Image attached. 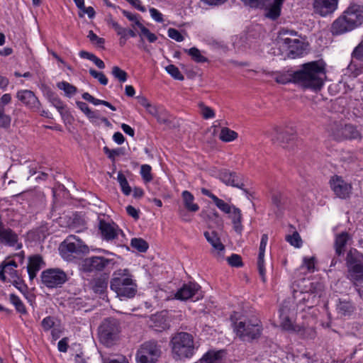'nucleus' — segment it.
<instances>
[{"instance_id": "obj_6", "label": "nucleus", "mask_w": 363, "mask_h": 363, "mask_svg": "<svg viewBox=\"0 0 363 363\" xmlns=\"http://www.w3.org/2000/svg\"><path fill=\"white\" fill-rule=\"evenodd\" d=\"M121 333L119 321L113 318H107L100 324L98 334L100 342L110 347L118 339Z\"/></svg>"}, {"instance_id": "obj_2", "label": "nucleus", "mask_w": 363, "mask_h": 363, "mask_svg": "<svg viewBox=\"0 0 363 363\" xmlns=\"http://www.w3.org/2000/svg\"><path fill=\"white\" fill-rule=\"evenodd\" d=\"M110 287L121 298H133L137 292V285L128 269H120L113 273Z\"/></svg>"}, {"instance_id": "obj_12", "label": "nucleus", "mask_w": 363, "mask_h": 363, "mask_svg": "<svg viewBox=\"0 0 363 363\" xmlns=\"http://www.w3.org/2000/svg\"><path fill=\"white\" fill-rule=\"evenodd\" d=\"M338 2L339 0H313V12L321 17H329L337 9Z\"/></svg>"}, {"instance_id": "obj_16", "label": "nucleus", "mask_w": 363, "mask_h": 363, "mask_svg": "<svg viewBox=\"0 0 363 363\" xmlns=\"http://www.w3.org/2000/svg\"><path fill=\"white\" fill-rule=\"evenodd\" d=\"M294 298L298 306H304L308 308L313 307L319 301V296L311 291H294Z\"/></svg>"}, {"instance_id": "obj_47", "label": "nucleus", "mask_w": 363, "mask_h": 363, "mask_svg": "<svg viewBox=\"0 0 363 363\" xmlns=\"http://www.w3.org/2000/svg\"><path fill=\"white\" fill-rule=\"evenodd\" d=\"M111 73L121 82H125L127 80V73L118 66L113 67Z\"/></svg>"}, {"instance_id": "obj_55", "label": "nucleus", "mask_w": 363, "mask_h": 363, "mask_svg": "<svg viewBox=\"0 0 363 363\" xmlns=\"http://www.w3.org/2000/svg\"><path fill=\"white\" fill-rule=\"evenodd\" d=\"M228 264L235 267H239L242 266V258L237 254H233L231 256L227 258Z\"/></svg>"}, {"instance_id": "obj_5", "label": "nucleus", "mask_w": 363, "mask_h": 363, "mask_svg": "<svg viewBox=\"0 0 363 363\" xmlns=\"http://www.w3.org/2000/svg\"><path fill=\"white\" fill-rule=\"evenodd\" d=\"M347 277L354 284L363 282V255L355 248L347 252L346 258Z\"/></svg>"}, {"instance_id": "obj_62", "label": "nucleus", "mask_w": 363, "mask_h": 363, "mask_svg": "<svg viewBox=\"0 0 363 363\" xmlns=\"http://www.w3.org/2000/svg\"><path fill=\"white\" fill-rule=\"evenodd\" d=\"M104 151L108 155V158L111 159L113 161L115 160V157L119 155L121 152V149L110 150L108 147H104Z\"/></svg>"}, {"instance_id": "obj_7", "label": "nucleus", "mask_w": 363, "mask_h": 363, "mask_svg": "<svg viewBox=\"0 0 363 363\" xmlns=\"http://www.w3.org/2000/svg\"><path fill=\"white\" fill-rule=\"evenodd\" d=\"M161 355L160 346L155 341L144 342L137 352L138 363H155Z\"/></svg>"}, {"instance_id": "obj_8", "label": "nucleus", "mask_w": 363, "mask_h": 363, "mask_svg": "<svg viewBox=\"0 0 363 363\" xmlns=\"http://www.w3.org/2000/svg\"><path fill=\"white\" fill-rule=\"evenodd\" d=\"M42 283L48 288L60 287L68 279L67 274L59 268L44 270L40 275Z\"/></svg>"}, {"instance_id": "obj_23", "label": "nucleus", "mask_w": 363, "mask_h": 363, "mask_svg": "<svg viewBox=\"0 0 363 363\" xmlns=\"http://www.w3.org/2000/svg\"><path fill=\"white\" fill-rule=\"evenodd\" d=\"M220 178L227 185H231L240 189H242L244 186L242 179L235 172L224 170L220 172Z\"/></svg>"}, {"instance_id": "obj_59", "label": "nucleus", "mask_w": 363, "mask_h": 363, "mask_svg": "<svg viewBox=\"0 0 363 363\" xmlns=\"http://www.w3.org/2000/svg\"><path fill=\"white\" fill-rule=\"evenodd\" d=\"M352 57L363 62V41H362L353 50Z\"/></svg>"}, {"instance_id": "obj_63", "label": "nucleus", "mask_w": 363, "mask_h": 363, "mask_svg": "<svg viewBox=\"0 0 363 363\" xmlns=\"http://www.w3.org/2000/svg\"><path fill=\"white\" fill-rule=\"evenodd\" d=\"M12 101L10 94H4L0 98V108L5 109V106L9 104Z\"/></svg>"}, {"instance_id": "obj_15", "label": "nucleus", "mask_w": 363, "mask_h": 363, "mask_svg": "<svg viewBox=\"0 0 363 363\" xmlns=\"http://www.w3.org/2000/svg\"><path fill=\"white\" fill-rule=\"evenodd\" d=\"M281 34L280 38L284 42V47L286 49V56L295 59L301 56L305 50L304 43L298 39L283 38Z\"/></svg>"}, {"instance_id": "obj_56", "label": "nucleus", "mask_w": 363, "mask_h": 363, "mask_svg": "<svg viewBox=\"0 0 363 363\" xmlns=\"http://www.w3.org/2000/svg\"><path fill=\"white\" fill-rule=\"evenodd\" d=\"M281 34L283 35V38H291L290 35H296V32L294 30H289L286 29H281L279 30L277 36V41L279 43L281 44L283 47H284V42L280 38Z\"/></svg>"}, {"instance_id": "obj_57", "label": "nucleus", "mask_w": 363, "mask_h": 363, "mask_svg": "<svg viewBox=\"0 0 363 363\" xmlns=\"http://www.w3.org/2000/svg\"><path fill=\"white\" fill-rule=\"evenodd\" d=\"M88 38L89 40L96 44V45L103 48V45L105 43V40L102 38L98 37L92 30H90L88 35Z\"/></svg>"}, {"instance_id": "obj_10", "label": "nucleus", "mask_w": 363, "mask_h": 363, "mask_svg": "<svg viewBox=\"0 0 363 363\" xmlns=\"http://www.w3.org/2000/svg\"><path fill=\"white\" fill-rule=\"evenodd\" d=\"M203 296L201 287L195 282L184 284L174 294L175 298L182 301H186L189 298H194V301H197L202 298Z\"/></svg>"}, {"instance_id": "obj_38", "label": "nucleus", "mask_w": 363, "mask_h": 363, "mask_svg": "<svg viewBox=\"0 0 363 363\" xmlns=\"http://www.w3.org/2000/svg\"><path fill=\"white\" fill-rule=\"evenodd\" d=\"M130 245L133 248L140 252H145L148 247V243L143 238H133L130 241Z\"/></svg>"}, {"instance_id": "obj_17", "label": "nucleus", "mask_w": 363, "mask_h": 363, "mask_svg": "<svg viewBox=\"0 0 363 363\" xmlns=\"http://www.w3.org/2000/svg\"><path fill=\"white\" fill-rule=\"evenodd\" d=\"M17 99L26 107L33 111H39L40 102L35 94L30 90H20L16 94Z\"/></svg>"}, {"instance_id": "obj_13", "label": "nucleus", "mask_w": 363, "mask_h": 363, "mask_svg": "<svg viewBox=\"0 0 363 363\" xmlns=\"http://www.w3.org/2000/svg\"><path fill=\"white\" fill-rule=\"evenodd\" d=\"M295 130L292 128H284L276 126L272 133V140L285 147L286 144L293 141L295 138Z\"/></svg>"}, {"instance_id": "obj_33", "label": "nucleus", "mask_w": 363, "mask_h": 363, "mask_svg": "<svg viewBox=\"0 0 363 363\" xmlns=\"http://www.w3.org/2000/svg\"><path fill=\"white\" fill-rule=\"evenodd\" d=\"M294 71H288L286 73L277 74L275 81L279 84H286L292 82L296 84Z\"/></svg>"}, {"instance_id": "obj_46", "label": "nucleus", "mask_w": 363, "mask_h": 363, "mask_svg": "<svg viewBox=\"0 0 363 363\" xmlns=\"http://www.w3.org/2000/svg\"><path fill=\"white\" fill-rule=\"evenodd\" d=\"M337 308L339 312L345 315L350 313L352 311L353 307L350 301L340 300L339 303L337 306Z\"/></svg>"}, {"instance_id": "obj_64", "label": "nucleus", "mask_w": 363, "mask_h": 363, "mask_svg": "<svg viewBox=\"0 0 363 363\" xmlns=\"http://www.w3.org/2000/svg\"><path fill=\"white\" fill-rule=\"evenodd\" d=\"M103 363H129L124 356H120L117 359L104 358Z\"/></svg>"}, {"instance_id": "obj_30", "label": "nucleus", "mask_w": 363, "mask_h": 363, "mask_svg": "<svg viewBox=\"0 0 363 363\" xmlns=\"http://www.w3.org/2000/svg\"><path fill=\"white\" fill-rule=\"evenodd\" d=\"M362 135L360 132L355 126L351 124L344 125L343 140H361Z\"/></svg>"}, {"instance_id": "obj_61", "label": "nucleus", "mask_w": 363, "mask_h": 363, "mask_svg": "<svg viewBox=\"0 0 363 363\" xmlns=\"http://www.w3.org/2000/svg\"><path fill=\"white\" fill-rule=\"evenodd\" d=\"M168 35L172 39L175 40L177 42H182L184 40V37L182 34L174 28H169L168 30Z\"/></svg>"}, {"instance_id": "obj_35", "label": "nucleus", "mask_w": 363, "mask_h": 363, "mask_svg": "<svg viewBox=\"0 0 363 363\" xmlns=\"http://www.w3.org/2000/svg\"><path fill=\"white\" fill-rule=\"evenodd\" d=\"M191 57V59L197 63H203L208 62V59L201 54L200 50L197 48H191L189 50H184Z\"/></svg>"}, {"instance_id": "obj_21", "label": "nucleus", "mask_w": 363, "mask_h": 363, "mask_svg": "<svg viewBox=\"0 0 363 363\" xmlns=\"http://www.w3.org/2000/svg\"><path fill=\"white\" fill-rule=\"evenodd\" d=\"M113 27L117 34L121 36L119 43L121 46L125 44L128 38L135 37L138 33V27L136 24H133L130 28H125L120 24H113Z\"/></svg>"}, {"instance_id": "obj_60", "label": "nucleus", "mask_w": 363, "mask_h": 363, "mask_svg": "<svg viewBox=\"0 0 363 363\" xmlns=\"http://www.w3.org/2000/svg\"><path fill=\"white\" fill-rule=\"evenodd\" d=\"M41 325L44 330L48 331L52 328L55 325L54 318L51 316H47L41 322Z\"/></svg>"}, {"instance_id": "obj_22", "label": "nucleus", "mask_w": 363, "mask_h": 363, "mask_svg": "<svg viewBox=\"0 0 363 363\" xmlns=\"http://www.w3.org/2000/svg\"><path fill=\"white\" fill-rule=\"evenodd\" d=\"M44 265L45 262L40 255H34L28 257L27 271L30 281L35 278L38 272Z\"/></svg>"}, {"instance_id": "obj_4", "label": "nucleus", "mask_w": 363, "mask_h": 363, "mask_svg": "<svg viewBox=\"0 0 363 363\" xmlns=\"http://www.w3.org/2000/svg\"><path fill=\"white\" fill-rule=\"evenodd\" d=\"M261 322L256 318H246L235 323V331L240 339L245 342H252L258 339L262 334Z\"/></svg>"}, {"instance_id": "obj_37", "label": "nucleus", "mask_w": 363, "mask_h": 363, "mask_svg": "<svg viewBox=\"0 0 363 363\" xmlns=\"http://www.w3.org/2000/svg\"><path fill=\"white\" fill-rule=\"evenodd\" d=\"M238 138V133L228 128L224 127L221 129L219 138L224 142H230Z\"/></svg>"}, {"instance_id": "obj_36", "label": "nucleus", "mask_w": 363, "mask_h": 363, "mask_svg": "<svg viewBox=\"0 0 363 363\" xmlns=\"http://www.w3.org/2000/svg\"><path fill=\"white\" fill-rule=\"evenodd\" d=\"M138 27V30L140 32L138 33L141 38V40H143V37L146 38L150 43H154L157 40V37L152 33H151L147 28L143 26V24H136Z\"/></svg>"}, {"instance_id": "obj_49", "label": "nucleus", "mask_w": 363, "mask_h": 363, "mask_svg": "<svg viewBox=\"0 0 363 363\" xmlns=\"http://www.w3.org/2000/svg\"><path fill=\"white\" fill-rule=\"evenodd\" d=\"M11 118L6 113V110L0 108V128L7 129L10 127Z\"/></svg>"}, {"instance_id": "obj_20", "label": "nucleus", "mask_w": 363, "mask_h": 363, "mask_svg": "<svg viewBox=\"0 0 363 363\" xmlns=\"http://www.w3.org/2000/svg\"><path fill=\"white\" fill-rule=\"evenodd\" d=\"M81 248L82 246L79 244L70 242L69 239H67L61 243L59 250L64 259L71 260L74 257V254H79L82 252Z\"/></svg>"}, {"instance_id": "obj_41", "label": "nucleus", "mask_w": 363, "mask_h": 363, "mask_svg": "<svg viewBox=\"0 0 363 363\" xmlns=\"http://www.w3.org/2000/svg\"><path fill=\"white\" fill-rule=\"evenodd\" d=\"M199 113L204 119H210L215 117L214 111L209 106H206L203 102L198 104Z\"/></svg>"}, {"instance_id": "obj_28", "label": "nucleus", "mask_w": 363, "mask_h": 363, "mask_svg": "<svg viewBox=\"0 0 363 363\" xmlns=\"http://www.w3.org/2000/svg\"><path fill=\"white\" fill-rule=\"evenodd\" d=\"M225 351H209L200 359V363H222Z\"/></svg>"}, {"instance_id": "obj_42", "label": "nucleus", "mask_w": 363, "mask_h": 363, "mask_svg": "<svg viewBox=\"0 0 363 363\" xmlns=\"http://www.w3.org/2000/svg\"><path fill=\"white\" fill-rule=\"evenodd\" d=\"M166 71L174 79L183 81L184 79V75L181 73L179 68L174 65H169L165 67Z\"/></svg>"}, {"instance_id": "obj_3", "label": "nucleus", "mask_w": 363, "mask_h": 363, "mask_svg": "<svg viewBox=\"0 0 363 363\" xmlns=\"http://www.w3.org/2000/svg\"><path fill=\"white\" fill-rule=\"evenodd\" d=\"M172 357L176 360L191 357L194 354V340L192 335L186 332L174 334L169 342Z\"/></svg>"}, {"instance_id": "obj_39", "label": "nucleus", "mask_w": 363, "mask_h": 363, "mask_svg": "<svg viewBox=\"0 0 363 363\" xmlns=\"http://www.w3.org/2000/svg\"><path fill=\"white\" fill-rule=\"evenodd\" d=\"M281 6L273 3L267 10L265 16L272 21H275L280 16Z\"/></svg>"}, {"instance_id": "obj_31", "label": "nucleus", "mask_w": 363, "mask_h": 363, "mask_svg": "<svg viewBox=\"0 0 363 363\" xmlns=\"http://www.w3.org/2000/svg\"><path fill=\"white\" fill-rule=\"evenodd\" d=\"M344 125L338 122H333L330 124L328 132L330 135L337 141L343 140Z\"/></svg>"}, {"instance_id": "obj_43", "label": "nucleus", "mask_w": 363, "mask_h": 363, "mask_svg": "<svg viewBox=\"0 0 363 363\" xmlns=\"http://www.w3.org/2000/svg\"><path fill=\"white\" fill-rule=\"evenodd\" d=\"M7 282H11L12 284L22 293H26L27 291L28 287L24 284V281L20 274L16 276L15 278L11 279V281H7Z\"/></svg>"}, {"instance_id": "obj_50", "label": "nucleus", "mask_w": 363, "mask_h": 363, "mask_svg": "<svg viewBox=\"0 0 363 363\" xmlns=\"http://www.w3.org/2000/svg\"><path fill=\"white\" fill-rule=\"evenodd\" d=\"M315 259L314 257H304L303 259V264L300 267L301 269L306 268L310 273L315 271Z\"/></svg>"}, {"instance_id": "obj_9", "label": "nucleus", "mask_w": 363, "mask_h": 363, "mask_svg": "<svg viewBox=\"0 0 363 363\" xmlns=\"http://www.w3.org/2000/svg\"><path fill=\"white\" fill-rule=\"evenodd\" d=\"M112 262L102 256H91L84 259L80 264V271L86 274H96L104 271Z\"/></svg>"}, {"instance_id": "obj_51", "label": "nucleus", "mask_w": 363, "mask_h": 363, "mask_svg": "<svg viewBox=\"0 0 363 363\" xmlns=\"http://www.w3.org/2000/svg\"><path fill=\"white\" fill-rule=\"evenodd\" d=\"M213 202L215 203L216 206L223 212L225 213H230L231 210L233 209V207L230 206L228 203L225 202L223 200L218 198L217 196L213 200Z\"/></svg>"}, {"instance_id": "obj_14", "label": "nucleus", "mask_w": 363, "mask_h": 363, "mask_svg": "<svg viewBox=\"0 0 363 363\" xmlns=\"http://www.w3.org/2000/svg\"><path fill=\"white\" fill-rule=\"evenodd\" d=\"M18 263L11 257L6 258L0 263V280L3 282L11 281V279L16 277L19 274L16 270Z\"/></svg>"}, {"instance_id": "obj_32", "label": "nucleus", "mask_w": 363, "mask_h": 363, "mask_svg": "<svg viewBox=\"0 0 363 363\" xmlns=\"http://www.w3.org/2000/svg\"><path fill=\"white\" fill-rule=\"evenodd\" d=\"M357 24H332L330 31L333 35H341L350 31L357 27Z\"/></svg>"}, {"instance_id": "obj_52", "label": "nucleus", "mask_w": 363, "mask_h": 363, "mask_svg": "<svg viewBox=\"0 0 363 363\" xmlns=\"http://www.w3.org/2000/svg\"><path fill=\"white\" fill-rule=\"evenodd\" d=\"M151 169H152L151 167L148 164H143L141 166V169H140L141 175H142L143 179L147 182H149L152 179V176L151 174Z\"/></svg>"}, {"instance_id": "obj_25", "label": "nucleus", "mask_w": 363, "mask_h": 363, "mask_svg": "<svg viewBox=\"0 0 363 363\" xmlns=\"http://www.w3.org/2000/svg\"><path fill=\"white\" fill-rule=\"evenodd\" d=\"M204 237L211 245L213 247V252H216L218 255H220V252L225 250V246L221 242L218 233L215 230L206 231L204 232Z\"/></svg>"}, {"instance_id": "obj_19", "label": "nucleus", "mask_w": 363, "mask_h": 363, "mask_svg": "<svg viewBox=\"0 0 363 363\" xmlns=\"http://www.w3.org/2000/svg\"><path fill=\"white\" fill-rule=\"evenodd\" d=\"M99 229L104 239L112 240L118 237V227L113 222H108L104 219H99Z\"/></svg>"}, {"instance_id": "obj_34", "label": "nucleus", "mask_w": 363, "mask_h": 363, "mask_svg": "<svg viewBox=\"0 0 363 363\" xmlns=\"http://www.w3.org/2000/svg\"><path fill=\"white\" fill-rule=\"evenodd\" d=\"M49 101L60 112L64 109L65 106L59 96L53 91L49 90L46 93Z\"/></svg>"}, {"instance_id": "obj_1", "label": "nucleus", "mask_w": 363, "mask_h": 363, "mask_svg": "<svg viewBox=\"0 0 363 363\" xmlns=\"http://www.w3.org/2000/svg\"><path fill=\"white\" fill-rule=\"evenodd\" d=\"M325 67L326 64L323 60L301 65L294 71L296 84L303 89L320 90L326 77Z\"/></svg>"}, {"instance_id": "obj_27", "label": "nucleus", "mask_w": 363, "mask_h": 363, "mask_svg": "<svg viewBox=\"0 0 363 363\" xmlns=\"http://www.w3.org/2000/svg\"><path fill=\"white\" fill-rule=\"evenodd\" d=\"M0 242L9 246H14L18 242V235L10 228L0 227Z\"/></svg>"}, {"instance_id": "obj_48", "label": "nucleus", "mask_w": 363, "mask_h": 363, "mask_svg": "<svg viewBox=\"0 0 363 363\" xmlns=\"http://www.w3.org/2000/svg\"><path fill=\"white\" fill-rule=\"evenodd\" d=\"M10 301L12 304H13L16 307L17 311L21 313H25L26 312L25 306L21 299L13 294L10 295Z\"/></svg>"}, {"instance_id": "obj_54", "label": "nucleus", "mask_w": 363, "mask_h": 363, "mask_svg": "<svg viewBox=\"0 0 363 363\" xmlns=\"http://www.w3.org/2000/svg\"><path fill=\"white\" fill-rule=\"evenodd\" d=\"M89 74L94 78L97 79L102 85H106L108 84V79L103 72H99L94 69H90Z\"/></svg>"}, {"instance_id": "obj_45", "label": "nucleus", "mask_w": 363, "mask_h": 363, "mask_svg": "<svg viewBox=\"0 0 363 363\" xmlns=\"http://www.w3.org/2000/svg\"><path fill=\"white\" fill-rule=\"evenodd\" d=\"M57 86L60 89L63 90L67 96L73 95L77 92V88L67 82H59Z\"/></svg>"}, {"instance_id": "obj_53", "label": "nucleus", "mask_w": 363, "mask_h": 363, "mask_svg": "<svg viewBox=\"0 0 363 363\" xmlns=\"http://www.w3.org/2000/svg\"><path fill=\"white\" fill-rule=\"evenodd\" d=\"M158 123L162 124H169L170 120L169 118L167 112L162 108H160L157 116H155Z\"/></svg>"}, {"instance_id": "obj_18", "label": "nucleus", "mask_w": 363, "mask_h": 363, "mask_svg": "<svg viewBox=\"0 0 363 363\" xmlns=\"http://www.w3.org/2000/svg\"><path fill=\"white\" fill-rule=\"evenodd\" d=\"M330 184L335 194L339 198L345 199L350 196L352 186L340 177L335 176L332 177Z\"/></svg>"}, {"instance_id": "obj_44", "label": "nucleus", "mask_w": 363, "mask_h": 363, "mask_svg": "<svg viewBox=\"0 0 363 363\" xmlns=\"http://www.w3.org/2000/svg\"><path fill=\"white\" fill-rule=\"evenodd\" d=\"M286 240L295 247L298 248L302 245V240L296 231L294 232L292 235H287Z\"/></svg>"}, {"instance_id": "obj_11", "label": "nucleus", "mask_w": 363, "mask_h": 363, "mask_svg": "<svg viewBox=\"0 0 363 363\" xmlns=\"http://www.w3.org/2000/svg\"><path fill=\"white\" fill-rule=\"evenodd\" d=\"M363 21V7L359 5L349 6L333 23H361Z\"/></svg>"}, {"instance_id": "obj_58", "label": "nucleus", "mask_w": 363, "mask_h": 363, "mask_svg": "<svg viewBox=\"0 0 363 363\" xmlns=\"http://www.w3.org/2000/svg\"><path fill=\"white\" fill-rule=\"evenodd\" d=\"M267 241H268V235L267 234H263L262 235L261 242H260V245H259L258 258L262 259L264 257V252H265V248L267 246Z\"/></svg>"}, {"instance_id": "obj_29", "label": "nucleus", "mask_w": 363, "mask_h": 363, "mask_svg": "<svg viewBox=\"0 0 363 363\" xmlns=\"http://www.w3.org/2000/svg\"><path fill=\"white\" fill-rule=\"evenodd\" d=\"M185 208L191 212H196L199 209L197 203H194V196L189 191H184L182 194Z\"/></svg>"}, {"instance_id": "obj_24", "label": "nucleus", "mask_w": 363, "mask_h": 363, "mask_svg": "<svg viewBox=\"0 0 363 363\" xmlns=\"http://www.w3.org/2000/svg\"><path fill=\"white\" fill-rule=\"evenodd\" d=\"M351 239L350 235L347 232H342L337 234L334 242L335 255L337 257H342L345 254V246L347 242Z\"/></svg>"}, {"instance_id": "obj_40", "label": "nucleus", "mask_w": 363, "mask_h": 363, "mask_svg": "<svg viewBox=\"0 0 363 363\" xmlns=\"http://www.w3.org/2000/svg\"><path fill=\"white\" fill-rule=\"evenodd\" d=\"M117 180L120 184L122 192L125 196L130 195L132 191L131 187L129 186L125 176L121 172H118Z\"/></svg>"}, {"instance_id": "obj_26", "label": "nucleus", "mask_w": 363, "mask_h": 363, "mask_svg": "<svg viewBox=\"0 0 363 363\" xmlns=\"http://www.w3.org/2000/svg\"><path fill=\"white\" fill-rule=\"evenodd\" d=\"M108 277L106 274H101L99 277L94 278L90 282L91 288L94 293L102 294L108 287Z\"/></svg>"}]
</instances>
